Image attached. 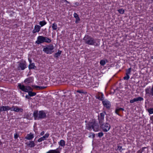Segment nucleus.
Listing matches in <instances>:
<instances>
[{
	"instance_id": "obj_1",
	"label": "nucleus",
	"mask_w": 153,
	"mask_h": 153,
	"mask_svg": "<svg viewBox=\"0 0 153 153\" xmlns=\"http://www.w3.org/2000/svg\"><path fill=\"white\" fill-rule=\"evenodd\" d=\"M85 44L91 45H94L98 46L99 45V43H96V39H94L91 36L87 35L85 36L83 39Z\"/></svg>"
},
{
	"instance_id": "obj_2",
	"label": "nucleus",
	"mask_w": 153,
	"mask_h": 153,
	"mask_svg": "<svg viewBox=\"0 0 153 153\" xmlns=\"http://www.w3.org/2000/svg\"><path fill=\"white\" fill-rule=\"evenodd\" d=\"M87 129L89 130H91L92 129L94 131H98L99 130V125L95 121L89 122L86 125Z\"/></svg>"
},
{
	"instance_id": "obj_3",
	"label": "nucleus",
	"mask_w": 153,
	"mask_h": 153,
	"mask_svg": "<svg viewBox=\"0 0 153 153\" xmlns=\"http://www.w3.org/2000/svg\"><path fill=\"white\" fill-rule=\"evenodd\" d=\"M33 116L35 120H39L45 118L46 116V114L43 111H40L38 113L37 110L35 111L33 113Z\"/></svg>"
},
{
	"instance_id": "obj_4",
	"label": "nucleus",
	"mask_w": 153,
	"mask_h": 153,
	"mask_svg": "<svg viewBox=\"0 0 153 153\" xmlns=\"http://www.w3.org/2000/svg\"><path fill=\"white\" fill-rule=\"evenodd\" d=\"M54 48L53 45L52 44H50L44 48L43 51L47 54H51L53 52V50Z\"/></svg>"
},
{
	"instance_id": "obj_5",
	"label": "nucleus",
	"mask_w": 153,
	"mask_h": 153,
	"mask_svg": "<svg viewBox=\"0 0 153 153\" xmlns=\"http://www.w3.org/2000/svg\"><path fill=\"white\" fill-rule=\"evenodd\" d=\"M100 125V127L101 130L104 132H107L111 128V125L107 123H102Z\"/></svg>"
},
{
	"instance_id": "obj_6",
	"label": "nucleus",
	"mask_w": 153,
	"mask_h": 153,
	"mask_svg": "<svg viewBox=\"0 0 153 153\" xmlns=\"http://www.w3.org/2000/svg\"><path fill=\"white\" fill-rule=\"evenodd\" d=\"M18 86L19 89L25 92L28 93L29 91L33 90V88L29 85H24L19 84Z\"/></svg>"
},
{
	"instance_id": "obj_7",
	"label": "nucleus",
	"mask_w": 153,
	"mask_h": 153,
	"mask_svg": "<svg viewBox=\"0 0 153 153\" xmlns=\"http://www.w3.org/2000/svg\"><path fill=\"white\" fill-rule=\"evenodd\" d=\"M106 114V112L105 111L100 113L98 114V119L99 123L100 125L103 123L104 120V117Z\"/></svg>"
},
{
	"instance_id": "obj_8",
	"label": "nucleus",
	"mask_w": 153,
	"mask_h": 153,
	"mask_svg": "<svg viewBox=\"0 0 153 153\" xmlns=\"http://www.w3.org/2000/svg\"><path fill=\"white\" fill-rule=\"evenodd\" d=\"M102 103L103 106L108 109H109L111 107L110 102L107 99L104 100L102 101Z\"/></svg>"
},
{
	"instance_id": "obj_9",
	"label": "nucleus",
	"mask_w": 153,
	"mask_h": 153,
	"mask_svg": "<svg viewBox=\"0 0 153 153\" xmlns=\"http://www.w3.org/2000/svg\"><path fill=\"white\" fill-rule=\"evenodd\" d=\"M10 111L17 112H22L23 111V110L22 108H19L17 106H13L11 108Z\"/></svg>"
},
{
	"instance_id": "obj_10",
	"label": "nucleus",
	"mask_w": 153,
	"mask_h": 153,
	"mask_svg": "<svg viewBox=\"0 0 153 153\" xmlns=\"http://www.w3.org/2000/svg\"><path fill=\"white\" fill-rule=\"evenodd\" d=\"M18 68L21 70H24L27 68V63L25 61L20 62L19 64Z\"/></svg>"
},
{
	"instance_id": "obj_11",
	"label": "nucleus",
	"mask_w": 153,
	"mask_h": 153,
	"mask_svg": "<svg viewBox=\"0 0 153 153\" xmlns=\"http://www.w3.org/2000/svg\"><path fill=\"white\" fill-rule=\"evenodd\" d=\"M36 43L38 44H40L44 43V36H39L37 38V40L36 41Z\"/></svg>"
},
{
	"instance_id": "obj_12",
	"label": "nucleus",
	"mask_w": 153,
	"mask_h": 153,
	"mask_svg": "<svg viewBox=\"0 0 153 153\" xmlns=\"http://www.w3.org/2000/svg\"><path fill=\"white\" fill-rule=\"evenodd\" d=\"M97 99L102 101L104 100V97L103 93L101 92H98L96 96Z\"/></svg>"
},
{
	"instance_id": "obj_13",
	"label": "nucleus",
	"mask_w": 153,
	"mask_h": 153,
	"mask_svg": "<svg viewBox=\"0 0 153 153\" xmlns=\"http://www.w3.org/2000/svg\"><path fill=\"white\" fill-rule=\"evenodd\" d=\"M11 110V108L8 106H2L0 107V113L2 111H6Z\"/></svg>"
},
{
	"instance_id": "obj_14",
	"label": "nucleus",
	"mask_w": 153,
	"mask_h": 153,
	"mask_svg": "<svg viewBox=\"0 0 153 153\" xmlns=\"http://www.w3.org/2000/svg\"><path fill=\"white\" fill-rule=\"evenodd\" d=\"M25 144L29 148H33L36 146L34 141L33 140L28 141Z\"/></svg>"
},
{
	"instance_id": "obj_15",
	"label": "nucleus",
	"mask_w": 153,
	"mask_h": 153,
	"mask_svg": "<svg viewBox=\"0 0 153 153\" xmlns=\"http://www.w3.org/2000/svg\"><path fill=\"white\" fill-rule=\"evenodd\" d=\"M33 81V78L31 77H29L24 80V82L26 84H28L32 83Z\"/></svg>"
},
{
	"instance_id": "obj_16",
	"label": "nucleus",
	"mask_w": 153,
	"mask_h": 153,
	"mask_svg": "<svg viewBox=\"0 0 153 153\" xmlns=\"http://www.w3.org/2000/svg\"><path fill=\"white\" fill-rule=\"evenodd\" d=\"M143 100V99L141 97H138L137 98H134L133 99L130 100V103H134V102L139 101H141Z\"/></svg>"
},
{
	"instance_id": "obj_17",
	"label": "nucleus",
	"mask_w": 153,
	"mask_h": 153,
	"mask_svg": "<svg viewBox=\"0 0 153 153\" xmlns=\"http://www.w3.org/2000/svg\"><path fill=\"white\" fill-rule=\"evenodd\" d=\"M41 27L39 25H36L34 26V29L32 31V33H35L37 32H39L40 30Z\"/></svg>"
},
{
	"instance_id": "obj_18",
	"label": "nucleus",
	"mask_w": 153,
	"mask_h": 153,
	"mask_svg": "<svg viewBox=\"0 0 153 153\" xmlns=\"http://www.w3.org/2000/svg\"><path fill=\"white\" fill-rule=\"evenodd\" d=\"M146 94H147L148 96L151 95L152 96L151 93V88H150V87H148L145 89Z\"/></svg>"
},
{
	"instance_id": "obj_19",
	"label": "nucleus",
	"mask_w": 153,
	"mask_h": 153,
	"mask_svg": "<svg viewBox=\"0 0 153 153\" xmlns=\"http://www.w3.org/2000/svg\"><path fill=\"white\" fill-rule=\"evenodd\" d=\"M34 137V135L33 134L31 133H30L29 134H27L26 136L25 137V138L28 140H31L33 139Z\"/></svg>"
},
{
	"instance_id": "obj_20",
	"label": "nucleus",
	"mask_w": 153,
	"mask_h": 153,
	"mask_svg": "<svg viewBox=\"0 0 153 153\" xmlns=\"http://www.w3.org/2000/svg\"><path fill=\"white\" fill-rule=\"evenodd\" d=\"M124 111V109L123 108H119V107H117V108L116 109H115V113L117 114L119 116H121V115L119 113V112L121 111Z\"/></svg>"
},
{
	"instance_id": "obj_21",
	"label": "nucleus",
	"mask_w": 153,
	"mask_h": 153,
	"mask_svg": "<svg viewBox=\"0 0 153 153\" xmlns=\"http://www.w3.org/2000/svg\"><path fill=\"white\" fill-rule=\"evenodd\" d=\"M74 16L76 19L75 21V23L76 24H78L80 21V19L79 16V15L76 13H74Z\"/></svg>"
},
{
	"instance_id": "obj_22",
	"label": "nucleus",
	"mask_w": 153,
	"mask_h": 153,
	"mask_svg": "<svg viewBox=\"0 0 153 153\" xmlns=\"http://www.w3.org/2000/svg\"><path fill=\"white\" fill-rule=\"evenodd\" d=\"M46 153H60V151L59 150V148L56 149L50 150Z\"/></svg>"
},
{
	"instance_id": "obj_23",
	"label": "nucleus",
	"mask_w": 153,
	"mask_h": 153,
	"mask_svg": "<svg viewBox=\"0 0 153 153\" xmlns=\"http://www.w3.org/2000/svg\"><path fill=\"white\" fill-rule=\"evenodd\" d=\"M62 51L60 50H58V52L54 53L53 55L54 57L56 58H58V57L60 56Z\"/></svg>"
},
{
	"instance_id": "obj_24",
	"label": "nucleus",
	"mask_w": 153,
	"mask_h": 153,
	"mask_svg": "<svg viewBox=\"0 0 153 153\" xmlns=\"http://www.w3.org/2000/svg\"><path fill=\"white\" fill-rule=\"evenodd\" d=\"M36 68V67L35 66V64L34 63H30L28 66V68L29 70L35 69Z\"/></svg>"
},
{
	"instance_id": "obj_25",
	"label": "nucleus",
	"mask_w": 153,
	"mask_h": 153,
	"mask_svg": "<svg viewBox=\"0 0 153 153\" xmlns=\"http://www.w3.org/2000/svg\"><path fill=\"white\" fill-rule=\"evenodd\" d=\"M51 42V39L46 37L44 36V43L46 42L47 43H50Z\"/></svg>"
},
{
	"instance_id": "obj_26",
	"label": "nucleus",
	"mask_w": 153,
	"mask_h": 153,
	"mask_svg": "<svg viewBox=\"0 0 153 153\" xmlns=\"http://www.w3.org/2000/svg\"><path fill=\"white\" fill-rule=\"evenodd\" d=\"M65 141L63 140H61L59 142V144L61 146L64 147L65 145Z\"/></svg>"
},
{
	"instance_id": "obj_27",
	"label": "nucleus",
	"mask_w": 153,
	"mask_h": 153,
	"mask_svg": "<svg viewBox=\"0 0 153 153\" xmlns=\"http://www.w3.org/2000/svg\"><path fill=\"white\" fill-rule=\"evenodd\" d=\"M52 28L53 30H56L58 28V26L56 23L54 22L52 24Z\"/></svg>"
},
{
	"instance_id": "obj_28",
	"label": "nucleus",
	"mask_w": 153,
	"mask_h": 153,
	"mask_svg": "<svg viewBox=\"0 0 153 153\" xmlns=\"http://www.w3.org/2000/svg\"><path fill=\"white\" fill-rule=\"evenodd\" d=\"M33 91H29L28 92V94L30 97H33L35 96L36 95V93L35 92H33Z\"/></svg>"
},
{
	"instance_id": "obj_29",
	"label": "nucleus",
	"mask_w": 153,
	"mask_h": 153,
	"mask_svg": "<svg viewBox=\"0 0 153 153\" xmlns=\"http://www.w3.org/2000/svg\"><path fill=\"white\" fill-rule=\"evenodd\" d=\"M39 23V25H41V26L42 27L45 25L47 24V22L45 21H40Z\"/></svg>"
},
{
	"instance_id": "obj_30",
	"label": "nucleus",
	"mask_w": 153,
	"mask_h": 153,
	"mask_svg": "<svg viewBox=\"0 0 153 153\" xmlns=\"http://www.w3.org/2000/svg\"><path fill=\"white\" fill-rule=\"evenodd\" d=\"M131 68H130L128 69H127L126 70V74H128L129 75L131 74Z\"/></svg>"
},
{
	"instance_id": "obj_31",
	"label": "nucleus",
	"mask_w": 153,
	"mask_h": 153,
	"mask_svg": "<svg viewBox=\"0 0 153 153\" xmlns=\"http://www.w3.org/2000/svg\"><path fill=\"white\" fill-rule=\"evenodd\" d=\"M49 134L48 133H46L45 135L43 136L42 137L43 139H44V140H46L47 138H48L49 136Z\"/></svg>"
},
{
	"instance_id": "obj_32",
	"label": "nucleus",
	"mask_w": 153,
	"mask_h": 153,
	"mask_svg": "<svg viewBox=\"0 0 153 153\" xmlns=\"http://www.w3.org/2000/svg\"><path fill=\"white\" fill-rule=\"evenodd\" d=\"M118 12L121 14H123L125 12L124 10L122 8L118 10Z\"/></svg>"
},
{
	"instance_id": "obj_33",
	"label": "nucleus",
	"mask_w": 153,
	"mask_h": 153,
	"mask_svg": "<svg viewBox=\"0 0 153 153\" xmlns=\"http://www.w3.org/2000/svg\"><path fill=\"white\" fill-rule=\"evenodd\" d=\"M100 64L102 66L104 65L106 63V62L105 60H101L100 62Z\"/></svg>"
},
{
	"instance_id": "obj_34",
	"label": "nucleus",
	"mask_w": 153,
	"mask_h": 153,
	"mask_svg": "<svg viewBox=\"0 0 153 153\" xmlns=\"http://www.w3.org/2000/svg\"><path fill=\"white\" fill-rule=\"evenodd\" d=\"M117 148L116 150L119 151L120 152H122L123 150L122 147L121 146H117Z\"/></svg>"
},
{
	"instance_id": "obj_35",
	"label": "nucleus",
	"mask_w": 153,
	"mask_h": 153,
	"mask_svg": "<svg viewBox=\"0 0 153 153\" xmlns=\"http://www.w3.org/2000/svg\"><path fill=\"white\" fill-rule=\"evenodd\" d=\"M148 111L149 114H153V108H150L148 110Z\"/></svg>"
},
{
	"instance_id": "obj_36",
	"label": "nucleus",
	"mask_w": 153,
	"mask_h": 153,
	"mask_svg": "<svg viewBox=\"0 0 153 153\" xmlns=\"http://www.w3.org/2000/svg\"><path fill=\"white\" fill-rule=\"evenodd\" d=\"M126 75V76L123 77V79L124 80H128L130 78L129 75L128 74Z\"/></svg>"
},
{
	"instance_id": "obj_37",
	"label": "nucleus",
	"mask_w": 153,
	"mask_h": 153,
	"mask_svg": "<svg viewBox=\"0 0 153 153\" xmlns=\"http://www.w3.org/2000/svg\"><path fill=\"white\" fill-rule=\"evenodd\" d=\"M95 136V134L93 133H90L89 134V137H92V138H94Z\"/></svg>"
},
{
	"instance_id": "obj_38",
	"label": "nucleus",
	"mask_w": 153,
	"mask_h": 153,
	"mask_svg": "<svg viewBox=\"0 0 153 153\" xmlns=\"http://www.w3.org/2000/svg\"><path fill=\"white\" fill-rule=\"evenodd\" d=\"M103 135L104 134L102 132H100L98 134V137H102Z\"/></svg>"
},
{
	"instance_id": "obj_39",
	"label": "nucleus",
	"mask_w": 153,
	"mask_h": 153,
	"mask_svg": "<svg viewBox=\"0 0 153 153\" xmlns=\"http://www.w3.org/2000/svg\"><path fill=\"white\" fill-rule=\"evenodd\" d=\"M43 140H44V139H43L42 137H41L37 141L39 142H40Z\"/></svg>"
},
{
	"instance_id": "obj_40",
	"label": "nucleus",
	"mask_w": 153,
	"mask_h": 153,
	"mask_svg": "<svg viewBox=\"0 0 153 153\" xmlns=\"http://www.w3.org/2000/svg\"><path fill=\"white\" fill-rule=\"evenodd\" d=\"M18 137V135L17 133L15 134L14 135V138L15 139H17Z\"/></svg>"
},
{
	"instance_id": "obj_41",
	"label": "nucleus",
	"mask_w": 153,
	"mask_h": 153,
	"mask_svg": "<svg viewBox=\"0 0 153 153\" xmlns=\"http://www.w3.org/2000/svg\"><path fill=\"white\" fill-rule=\"evenodd\" d=\"M150 120L151 121V123L153 124V115L150 117Z\"/></svg>"
},
{
	"instance_id": "obj_42",
	"label": "nucleus",
	"mask_w": 153,
	"mask_h": 153,
	"mask_svg": "<svg viewBox=\"0 0 153 153\" xmlns=\"http://www.w3.org/2000/svg\"><path fill=\"white\" fill-rule=\"evenodd\" d=\"M77 92L79 93H83V92L82 90H78L76 91Z\"/></svg>"
},
{
	"instance_id": "obj_43",
	"label": "nucleus",
	"mask_w": 153,
	"mask_h": 153,
	"mask_svg": "<svg viewBox=\"0 0 153 153\" xmlns=\"http://www.w3.org/2000/svg\"><path fill=\"white\" fill-rule=\"evenodd\" d=\"M40 88H39V89H43L45 88L46 87L45 86H39Z\"/></svg>"
},
{
	"instance_id": "obj_44",
	"label": "nucleus",
	"mask_w": 153,
	"mask_h": 153,
	"mask_svg": "<svg viewBox=\"0 0 153 153\" xmlns=\"http://www.w3.org/2000/svg\"><path fill=\"white\" fill-rule=\"evenodd\" d=\"M33 86V87L34 88H36V89L39 88H39H40L39 86H37V85H34V86Z\"/></svg>"
},
{
	"instance_id": "obj_45",
	"label": "nucleus",
	"mask_w": 153,
	"mask_h": 153,
	"mask_svg": "<svg viewBox=\"0 0 153 153\" xmlns=\"http://www.w3.org/2000/svg\"><path fill=\"white\" fill-rule=\"evenodd\" d=\"M151 93L152 94V96H153V85L152 86L151 88Z\"/></svg>"
},
{
	"instance_id": "obj_46",
	"label": "nucleus",
	"mask_w": 153,
	"mask_h": 153,
	"mask_svg": "<svg viewBox=\"0 0 153 153\" xmlns=\"http://www.w3.org/2000/svg\"><path fill=\"white\" fill-rule=\"evenodd\" d=\"M45 134V132L43 131H42L40 134V135L41 136H42L43 135Z\"/></svg>"
},
{
	"instance_id": "obj_47",
	"label": "nucleus",
	"mask_w": 153,
	"mask_h": 153,
	"mask_svg": "<svg viewBox=\"0 0 153 153\" xmlns=\"http://www.w3.org/2000/svg\"><path fill=\"white\" fill-rule=\"evenodd\" d=\"M25 98L28 99H29L30 98L29 96L27 95L25 96Z\"/></svg>"
},
{
	"instance_id": "obj_48",
	"label": "nucleus",
	"mask_w": 153,
	"mask_h": 153,
	"mask_svg": "<svg viewBox=\"0 0 153 153\" xmlns=\"http://www.w3.org/2000/svg\"><path fill=\"white\" fill-rule=\"evenodd\" d=\"M28 61L29 62H30V63H32V60L30 59H28Z\"/></svg>"
},
{
	"instance_id": "obj_49",
	"label": "nucleus",
	"mask_w": 153,
	"mask_h": 153,
	"mask_svg": "<svg viewBox=\"0 0 153 153\" xmlns=\"http://www.w3.org/2000/svg\"><path fill=\"white\" fill-rule=\"evenodd\" d=\"M150 30L151 31H153V26L150 28Z\"/></svg>"
},
{
	"instance_id": "obj_50",
	"label": "nucleus",
	"mask_w": 153,
	"mask_h": 153,
	"mask_svg": "<svg viewBox=\"0 0 153 153\" xmlns=\"http://www.w3.org/2000/svg\"><path fill=\"white\" fill-rule=\"evenodd\" d=\"M136 153H142V152L140 151H139L138 152H137Z\"/></svg>"
},
{
	"instance_id": "obj_51",
	"label": "nucleus",
	"mask_w": 153,
	"mask_h": 153,
	"mask_svg": "<svg viewBox=\"0 0 153 153\" xmlns=\"http://www.w3.org/2000/svg\"><path fill=\"white\" fill-rule=\"evenodd\" d=\"M2 144V142L0 141V146Z\"/></svg>"
},
{
	"instance_id": "obj_52",
	"label": "nucleus",
	"mask_w": 153,
	"mask_h": 153,
	"mask_svg": "<svg viewBox=\"0 0 153 153\" xmlns=\"http://www.w3.org/2000/svg\"><path fill=\"white\" fill-rule=\"evenodd\" d=\"M151 58L153 59V56H151Z\"/></svg>"
},
{
	"instance_id": "obj_53",
	"label": "nucleus",
	"mask_w": 153,
	"mask_h": 153,
	"mask_svg": "<svg viewBox=\"0 0 153 153\" xmlns=\"http://www.w3.org/2000/svg\"><path fill=\"white\" fill-rule=\"evenodd\" d=\"M142 150H143V147H142Z\"/></svg>"
}]
</instances>
